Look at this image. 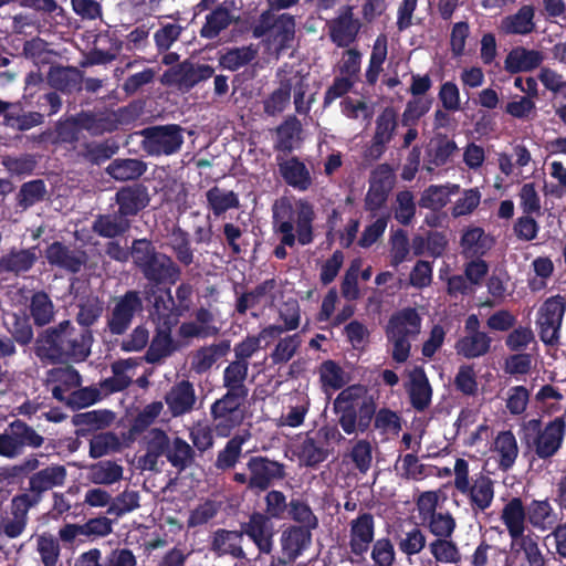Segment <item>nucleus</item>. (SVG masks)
Returning a JSON list of instances; mask_svg holds the SVG:
<instances>
[{
  "label": "nucleus",
  "instance_id": "nucleus-1",
  "mask_svg": "<svg viewBox=\"0 0 566 566\" xmlns=\"http://www.w3.org/2000/svg\"><path fill=\"white\" fill-rule=\"evenodd\" d=\"M273 218L275 232L283 244L292 248L296 242L301 245L313 242L315 210L310 201L281 199L273 207Z\"/></svg>",
  "mask_w": 566,
  "mask_h": 566
},
{
  "label": "nucleus",
  "instance_id": "nucleus-2",
  "mask_svg": "<svg viewBox=\"0 0 566 566\" xmlns=\"http://www.w3.org/2000/svg\"><path fill=\"white\" fill-rule=\"evenodd\" d=\"M295 21L290 14L275 15L271 10L263 12L253 28L255 38H264L268 49L279 55L294 40Z\"/></svg>",
  "mask_w": 566,
  "mask_h": 566
},
{
  "label": "nucleus",
  "instance_id": "nucleus-3",
  "mask_svg": "<svg viewBox=\"0 0 566 566\" xmlns=\"http://www.w3.org/2000/svg\"><path fill=\"white\" fill-rule=\"evenodd\" d=\"M307 86V77L297 72L282 78L279 88L264 99V112L271 116L282 113L290 104L291 92H293L296 112L307 113L311 104V101L304 99Z\"/></svg>",
  "mask_w": 566,
  "mask_h": 566
},
{
  "label": "nucleus",
  "instance_id": "nucleus-4",
  "mask_svg": "<svg viewBox=\"0 0 566 566\" xmlns=\"http://www.w3.org/2000/svg\"><path fill=\"white\" fill-rule=\"evenodd\" d=\"M244 397L226 394L211 407L213 427L218 436L228 437L244 419Z\"/></svg>",
  "mask_w": 566,
  "mask_h": 566
},
{
  "label": "nucleus",
  "instance_id": "nucleus-5",
  "mask_svg": "<svg viewBox=\"0 0 566 566\" xmlns=\"http://www.w3.org/2000/svg\"><path fill=\"white\" fill-rule=\"evenodd\" d=\"M566 311V298L555 295L547 298L538 308L536 325L541 339L545 344H555L559 339V331Z\"/></svg>",
  "mask_w": 566,
  "mask_h": 566
},
{
  "label": "nucleus",
  "instance_id": "nucleus-6",
  "mask_svg": "<svg viewBox=\"0 0 566 566\" xmlns=\"http://www.w3.org/2000/svg\"><path fill=\"white\" fill-rule=\"evenodd\" d=\"M143 148L151 156L171 155L182 145L181 130L176 125L156 126L143 130Z\"/></svg>",
  "mask_w": 566,
  "mask_h": 566
},
{
  "label": "nucleus",
  "instance_id": "nucleus-7",
  "mask_svg": "<svg viewBox=\"0 0 566 566\" xmlns=\"http://www.w3.org/2000/svg\"><path fill=\"white\" fill-rule=\"evenodd\" d=\"M43 438L21 421L12 422L0 434V455L12 459L22 453L24 447L39 448Z\"/></svg>",
  "mask_w": 566,
  "mask_h": 566
},
{
  "label": "nucleus",
  "instance_id": "nucleus-8",
  "mask_svg": "<svg viewBox=\"0 0 566 566\" xmlns=\"http://www.w3.org/2000/svg\"><path fill=\"white\" fill-rule=\"evenodd\" d=\"M546 566V557L534 534L511 541L504 566Z\"/></svg>",
  "mask_w": 566,
  "mask_h": 566
},
{
  "label": "nucleus",
  "instance_id": "nucleus-9",
  "mask_svg": "<svg viewBox=\"0 0 566 566\" xmlns=\"http://www.w3.org/2000/svg\"><path fill=\"white\" fill-rule=\"evenodd\" d=\"M566 433L564 417H556L539 429L533 439L532 447L535 454L543 460L554 457L562 448Z\"/></svg>",
  "mask_w": 566,
  "mask_h": 566
},
{
  "label": "nucleus",
  "instance_id": "nucleus-10",
  "mask_svg": "<svg viewBox=\"0 0 566 566\" xmlns=\"http://www.w3.org/2000/svg\"><path fill=\"white\" fill-rule=\"evenodd\" d=\"M76 328L71 325L70 321H63L57 327L45 331L36 342L38 356L51 360L62 358V347H64V343L74 336Z\"/></svg>",
  "mask_w": 566,
  "mask_h": 566
},
{
  "label": "nucleus",
  "instance_id": "nucleus-11",
  "mask_svg": "<svg viewBox=\"0 0 566 566\" xmlns=\"http://www.w3.org/2000/svg\"><path fill=\"white\" fill-rule=\"evenodd\" d=\"M142 301L135 292H128L118 298L108 321L111 332L113 334H123L129 326L134 315L142 311Z\"/></svg>",
  "mask_w": 566,
  "mask_h": 566
},
{
  "label": "nucleus",
  "instance_id": "nucleus-12",
  "mask_svg": "<svg viewBox=\"0 0 566 566\" xmlns=\"http://www.w3.org/2000/svg\"><path fill=\"white\" fill-rule=\"evenodd\" d=\"M250 471L249 485L251 488L265 490L274 480L284 476L283 465L266 458L255 457L248 463Z\"/></svg>",
  "mask_w": 566,
  "mask_h": 566
},
{
  "label": "nucleus",
  "instance_id": "nucleus-13",
  "mask_svg": "<svg viewBox=\"0 0 566 566\" xmlns=\"http://www.w3.org/2000/svg\"><path fill=\"white\" fill-rule=\"evenodd\" d=\"M48 385L53 397L62 402L81 386V376L72 367L53 368L48 374Z\"/></svg>",
  "mask_w": 566,
  "mask_h": 566
},
{
  "label": "nucleus",
  "instance_id": "nucleus-14",
  "mask_svg": "<svg viewBox=\"0 0 566 566\" xmlns=\"http://www.w3.org/2000/svg\"><path fill=\"white\" fill-rule=\"evenodd\" d=\"M495 481L488 474L476 475L470 486L462 493L469 500V504L474 512H484L494 500Z\"/></svg>",
  "mask_w": 566,
  "mask_h": 566
},
{
  "label": "nucleus",
  "instance_id": "nucleus-15",
  "mask_svg": "<svg viewBox=\"0 0 566 566\" xmlns=\"http://www.w3.org/2000/svg\"><path fill=\"white\" fill-rule=\"evenodd\" d=\"M242 532L253 541L261 553L269 554L272 551L274 528L268 516L254 513L249 522L243 524Z\"/></svg>",
  "mask_w": 566,
  "mask_h": 566
},
{
  "label": "nucleus",
  "instance_id": "nucleus-16",
  "mask_svg": "<svg viewBox=\"0 0 566 566\" xmlns=\"http://www.w3.org/2000/svg\"><path fill=\"white\" fill-rule=\"evenodd\" d=\"M332 41L338 46H348L359 30V22L353 18L350 7H344L337 18L328 23Z\"/></svg>",
  "mask_w": 566,
  "mask_h": 566
},
{
  "label": "nucleus",
  "instance_id": "nucleus-17",
  "mask_svg": "<svg viewBox=\"0 0 566 566\" xmlns=\"http://www.w3.org/2000/svg\"><path fill=\"white\" fill-rule=\"evenodd\" d=\"M500 518L504 524L511 541L526 536V518L527 512L520 497H512L504 504Z\"/></svg>",
  "mask_w": 566,
  "mask_h": 566
},
{
  "label": "nucleus",
  "instance_id": "nucleus-18",
  "mask_svg": "<svg viewBox=\"0 0 566 566\" xmlns=\"http://www.w3.org/2000/svg\"><path fill=\"white\" fill-rule=\"evenodd\" d=\"M279 170L285 182L298 191H306L313 184L308 168L296 157L280 159Z\"/></svg>",
  "mask_w": 566,
  "mask_h": 566
},
{
  "label": "nucleus",
  "instance_id": "nucleus-19",
  "mask_svg": "<svg viewBox=\"0 0 566 566\" xmlns=\"http://www.w3.org/2000/svg\"><path fill=\"white\" fill-rule=\"evenodd\" d=\"M45 256L50 264L73 273L78 272L86 262V255L84 252L71 250L60 242L52 243L48 248Z\"/></svg>",
  "mask_w": 566,
  "mask_h": 566
},
{
  "label": "nucleus",
  "instance_id": "nucleus-20",
  "mask_svg": "<svg viewBox=\"0 0 566 566\" xmlns=\"http://www.w3.org/2000/svg\"><path fill=\"white\" fill-rule=\"evenodd\" d=\"M543 61L544 54L541 51L516 46L507 53L504 60V69L512 74L530 72L538 67Z\"/></svg>",
  "mask_w": 566,
  "mask_h": 566
},
{
  "label": "nucleus",
  "instance_id": "nucleus-21",
  "mask_svg": "<svg viewBox=\"0 0 566 566\" xmlns=\"http://www.w3.org/2000/svg\"><path fill=\"white\" fill-rule=\"evenodd\" d=\"M336 411L339 413V426L347 434L365 432L368 429L374 415L371 406L336 409Z\"/></svg>",
  "mask_w": 566,
  "mask_h": 566
},
{
  "label": "nucleus",
  "instance_id": "nucleus-22",
  "mask_svg": "<svg viewBox=\"0 0 566 566\" xmlns=\"http://www.w3.org/2000/svg\"><path fill=\"white\" fill-rule=\"evenodd\" d=\"M374 538V517L370 514H363L350 523L349 545L355 555L367 552Z\"/></svg>",
  "mask_w": 566,
  "mask_h": 566
},
{
  "label": "nucleus",
  "instance_id": "nucleus-23",
  "mask_svg": "<svg viewBox=\"0 0 566 566\" xmlns=\"http://www.w3.org/2000/svg\"><path fill=\"white\" fill-rule=\"evenodd\" d=\"M421 317L415 308H403L394 314L386 327V334H398L402 337H415L420 333Z\"/></svg>",
  "mask_w": 566,
  "mask_h": 566
},
{
  "label": "nucleus",
  "instance_id": "nucleus-24",
  "mask_svg": "<svg viewBox=\"0 0 566 566\" xmlns=\"http://www.w3.org/2000/svg\"><path fill=\"white\" fill-rule=\"evenodd\" d=\"M527 520L541 532L555 528L559 522L558 513L547 500L532 501L527 506Z\"/></svg>",
  "mask_w": 566,
  "mask_h": 566
},
{
  "label": "nucleus",
  "instance_id": "nucleus-25",
  "mask_svg": "<svg viewBox=\"0 0 566 566\" xmlns=\"http://www.w3.org/2000/svg\"><path fill=\"white\" fill-rule=\"evenodd\" d=\"M312 542V534L310 530L304 527L292 526L285 530L281 536V546L283 555L289 560L297 558L305 549L308 548Z\"/></svg>",
  "mask_w": 566,
  "mask_h": 566
},
{
  "label": "nucleus",
  "instance_id": "nucleus-26",
  "mask_svg": "<svg viewBox=\"0 0 566 566\" xmlns=\"http://www.w3.org/2000/svg\"><path fill=\"white\" fill-rule=\"evenodd\" d=\"M212 75L213 69L209 65L182 63L177 71L166 73L165 78L168 82H177L181 87L190 88Z\"/></svg>",
  "mask_w": 566,
  "mask_h": 566
},
{
  "label": "nucleus",
  "instance_id": "nucleus-27",
  "mask_svg": "<svg viewBox=\"0 0 566 566\" xmlns=\"http://www.w3.org/2000/svg\"><path fill=\"white\" fill-rule=\"evenodd\" d=\"M165 401L172 416L184 415L193 408L196 402L195 390L189 382L181 381L167 392Z\"/></svg>",
  "mask_w": 566,
  "mask_h": 566
},
{
  "label": "nucleus",
  "instance_id": "nucleus-28",
  "mask_svg": "<svg viewBox=\"0 0 566 566\" xmlns=\"http://www.w3.org/2000/svg\"><path fill=\"white\" fill-rule=\"evenodd\" d=\"M534 15L532 6H523L516 13L502 19L500 30L505 34H528L535 29Z\"/></svg>",
  "mask_w": 566,
  "mask_h": 566
},
{
  "label": "nucleus",
  "instance_id": "nucleus-29",
  "mask_svg": "<svg viewBox=\"0 0 566 566\" xmlns=\"http://www.w3.org/2000/svg\"><path fill=\"white\" fill-rule=\"evenodd\" d=\"M136 366L137 360L133 358L114 363L112 366L113 376L101 384L102 389L105 392H115L128 387L136 375Z\"/></svg>",
  "mask_w": 566,
  "mask_h": 566
},
{
  "label": "nucleus",
  "instance_id": "nucleus-30",
  "mask_svg": "<svg viewBox=\"0 0 566 566\" xmlns=\"http://www.w3.org/2000/svg\"><path fill=\"white\" fill-rule=\"evenodd\" d=\"M116 201L122 216H132L145 208L149 202V198L146 188L133 186L119 190L116 193Z\"/></svg>",
  "mask_w": 566,
  "mask_h": 566
},
{
  "label": "nucleus",
  "instance_id": "nucleus-31",
  "mask_svg": "<svg viewBox=\"0 0 566 566\" xmlns=\"http://www.w3.org/2000/svg\"><path fill=\"white\" fill-rule=\"evenodd\" d=\"M143 272L148 280L157 283H175L180 275L178 266L165 254H159L157 258L153 259V261L144 268Z\"/></svg>",
  "mask_w": 566,
  "mask_h": 566
},
{
  "label": "nucleus",
  "instance_id": "nucleus-32",
  "mask_svg": "<svg viewBox=\"0 0 566 566\" xmlns=\"http://www.w3.org/2000/svg\"><path fill=\"white\" fill-rule=\"evenodd\" d=\"M493 451L499 459V467L509 470L518 455V446L515 436L511 431H501L493 442Z\"/></svg>",
  "mask_w": 566,
  "mask_h": 566
},
{
  "label": "nucleus",
  "instance_id": "nucleus-33",
  "mask_svg": "<svg viewBox=\"0 0 566 566\" xmlns=\"http://www.w3.org/2000/svg\"><path fill=\"white\" fill-rule=\"evenodd\" d=\"M491 338L485 333L465 334L455 343V350L465 358H478L489 353Z\"/></svg>",
  "mask_w": 566,
  "mask_h": 566
},
{
  "label": "nucleus",
  "instance_id": "nucleus-34",
  "mask_svg": "<svg viewBox=\"0 0 566 566\" xmlns=\"http://www.w3.org/2000/svg\"><path fill=\"white\" fill-rule=\"evenodd\" d=\"M296 455L302 464L313 467L327 458V450L322 446V441L316 434H307L297 446Z\"/></svg>",
  "mask_w": 566,
  "mask_h": 566
},
{
  "label": "nucleus",
  "instance_id": "nucleus-35",
  "mask_svg": "<svg viewBox=\"0 0 566 566\" xmlns=\"http://www.w3.org/2000/svg\"><path fill=\"white\" fill-rule=\"evenodd\" d=\"M91 344V332L86 328L76 329L74 336L64 343V347H62L63 357L74 361H82L90 355Z\"/></svg>",
  "mask_w": 566,
  "mask_h": 566
},
{
  "label": "nucleus",
  "instance_id": "nucleus-36",
  "mask_svg": "<svg viewBox=\"0 0 566 566\" xmlns=\"http://www.w3.org/2000/svg\"><path fill=\"white\" fill-rule=\"evenodd\" d=\"M455 142L440 137L431 140L427 151V170L431 171L433 167H439L448 163V160L457 151Z\"/></svg>",
  "mask_w": 566,
  "mask_h": 566
},
{
  "label": "nucleus",
  "instance_id": "nucleus-37",
  "mask_svg": "<svg viewBox=\"0 0 566 566\" xmlns=\"http://www.w3.org/2000/svg\"><path fill=\"white\" fill-rule=\"evenodd\" d=\"M248 375V363L237 360L231 363L224 370V386L228 388V395H234L247 398L248 389L244 380Z\"/></svg>",
  "mask_w": 566,
  "mask_h": 566
},
{
  "label": "nucleus",
  "instance_id": "nucleus-38",
  "mask_svg": "<svg viewBox=\"0 0 566 566\" xmlns=\"http://www.w3.org/2000/svg\"><path fill=\"white\" fill-rule=\"evenodd\" d=\"M242 533L220 530L214 533L212 549L220 555L229 554L237 558H243L244 552L241 547Z\"/></svg>",
  "mask_w": 566,
  "mask_h": 566
},
{
  "label": "nucleus",
  "instance_id": "nucleus-39",
  "mask_svg": "<svg viewBox=\"0 0 566 566\" xmlns=\"http://www.w3.org/2000/svg\"><path fill=\"white\" fill-rule=\"evenodd\" d=\"M146 170L143 161L133 158L115 159L106 168L107 174L116 180L136 179Z\"/></svg>",
  "mask_w": 566,
  "mask_h": 566
},
{
  "label": "nucleus",
  "instance_id": "nucleus-40",
  "mask_svg": "<svg viewBox=\"0 0 566 566\" xmlns=\"http://www.w3.org/2000/svg\"><path fill=\"white\" fill-rule=\"evenodd\" d=\"M66 478V471L62 465H52L45 468L30 479V486L32 490L41 492L52 488L62 485Z\"/></svg>",
  "mask_w": 566,
  "mask_h": 566
},
{
  "label": "nucleus",
  "instance_id": "nucleus-41",
  "mask_svg": "<svg viewBox=\"0 0 566 566\" xmlns=\"http://www.w3.org/2000/svg\"><path fill=\"white\" fill-rule=\"evenodd\" d=\"M409 394L412 405L417 409H423L431 400V387L428 378L421 369H416L410 374Z\"/></svg>",
  "mask_w": 566,
  "mask_h": 566
},
{
  "label": "nucleus",
  "instance_id": "nucleus-42",
  "mask_svg": "<svg viewBox=\"0 0 566 566\" xmlns=\"http://www.w3.org/2000/svg\"><path fill=\"white\" fill-rule=\"evenodd\" d=\"M230 349L228 343L213 344L199 349L192 358V368L197 373H205L210 369L218 359L223 357Z\"/></svg>",
  "mask_w": 566,
  "mask_h": 566
},
{
  "label": "nucleus",
  "instance_id": "nucleus-43",
  "mask_svg": "<svg viewBox=\"0 0 566 566\" xmlns=\"http://www.w3.org/2000/svg\"><path fill=\"white\" fill-rule=\"evenodd\" d=\"M123 476V468L111 461H101L90 467L87 479L94 484H113Z\"/></svg>",
  "mask_w": 566,
  "mask_h": 566
},
{
  "label": "nucleus",
  "instance_id": "nucleus-44",
  "mask_svg": "<svg viewBox=\"0 0 566 566\" xmlns=\"http://www.w3.org/2000/svg\"><path fill=\"white\" fill-rule=\"evenodd\" d=\"M208 207L213 211L216 216H220L226 211L238 208L239 198L238 195L231 190L213 187L206 193Z\"/></svg>",
  "mask_w": 566,
  "mask_h": 566
},
{
  "label": "nucleus",
  "instance_id": "nucleus-45",
  "mask_svg": "<svg viewBox=\"0 0 566 566\" xmlns=\"http://www.w3.org/2000/svg\"><path fill=\"white\" fill-rule=\"evenodd\" d=\"M258 50L252 46H241L228 50L219 56L220 65L230 71H235L255 59Z\"/></svg>",
  "mask_w": 566,
  "mask_h": 566
},
{
  "label": "nucleus",
  "instance_id": "nucleus-46",
  "mask_svg": "<svg viewBox=\"0 0 566 566\" xmlns=\"http://www.w3.org/2000/svg\"><path fill=\"white\" fill-rule=\"evenodd\" d=\"M459 191L458 185L430 186L426 189L420 199V206L432 210L444 207L451 195Z\"/></svg>",
  "mask_w": 566,
  "mask_h": 566
},
{
  "label": "nucleus",
  "instance_id": "nucleus-47",
  "mask_svg": "<svg viewBox=\"0 0 566 566\" xmlns=\"http://www.w3.org/2000/svg\"><path fill=\"white\" fill-rule=\"evenodd\" d=\"M346 457L352 461L359 473L366 474L373 463L371 443L366 439L354 441Z\"/></svg>",
  "mask_w": 566,
  "mask_h": 566
},
{
  "label": "nucleus",
  "instance_id": "nucleus-48",
  "mask_svg": "<svg viewBox=\"0 0 566 566\" xmlns=\"http://www.w3.org/2000/svg\"><path fill=\"white\" fill-rule=\"evenodd\" d=\"M388 40L387 36L380 34L373 45L369 65L366 71V78L369 83H375L382 71V64L387 59Z\"/></svg>",
  "mask_w": 566,
  "mask_h": 566
},
{
  "label": "nucleus",
  "instance_id": "nucleus-49",
  "mask_svg": "<svg viewBox=\"0 0 566 566\" xmlns=\"http://www.w3.org/2000/svg\"><path fill=\"white\" fill-rule=\"evenodd\" d=\"M226 4L227 2L207 17V22L201 29L202 36L208 39L214 38L221 30L229 25L233 19V14H231Z\"/></svg>",
  "mask_w": 566,
  "mask_h": 566
},
{
  "label": "nucleus",
  "instance_id": "nucleus-50",
  "mask_svg": "<svg viewBox=\"0 0 566 566\" xmlns=\"http://www.w3.org/2000/svg\"><path fill=\"white\" fill-rule=\"evenodd\" d=\"M28 503L29 499L27 495L18 496L13 500V507L17 511H21V513H15L12 518L3 522V532L7 536L14 538L23 532L27 524L25 513Z\"/></svg>",
  "mask_w": 566,
  "mask_h": 566
},
{
  "label": "nucleus",
  "instance_id": "nucleus-51",
  "mask_svg": "<svg viewBox=\"0 0 566 566\" xmlns=\"http://www.w3.org/2000/svg\"><path fill=\"white\" fill-rule=\"evenodd\" d=\"M486 238L482 228L470 227L461 238V248L464 254L474 256L484 253Z\"/></svg>",
  "mask_w": 566,
  "mask_h": 566
},
{
  "label": "nucleus",
  "instance_id": "nucleus-52",
  "mask_svg": "<svg viewBox=\"0 0 566 566\" xmlns=\"http://www.w3.org/2000/svg\"><path fill=\"white\" fill-rule=\"evenodd\" d=\"M397 127V115L392 108H386L376 120L375 144L385 145L390 142Z\"/></svg>",
  "mask_w": 566,
  "mask_h": 566
},
{
  "label": "nucleus",
  "instance_id": "nucleus-53",
  "mask_svg": "<svg viewBox=\"0 0 566 566\" xmlns=\"http://www.w3.org/2000/svg\"><path fill=\"white\" fill-rule=\"evenodd\" d=\"M36 552L44 566H56L60 557V545L56 538L50 534H41L36 537Z\"/></svg>",
  "mask_w": 566,
  "mask_h": 566
},
{
  "label": "nucleus",
  "instance_id": "nucleus-54",
  "mask_svg": "<svg viewBox=\"0 0 566 566\" xmlns=\"http://www.w3.org/2000/svg\"><path fill=\"white\" fill-rule=\"evenodd\" d=\"M31 315L38 325H45L52 321L54 306L45 293H35L32 296Z\"/></svg>",
  "mask_w": 566,
  "mask_h": 566
},
{
  "label": "nucleus",
  "instance_id": "nucleus-55",
  "mask_svg": "<svg viewBox=\"0 0 566 566\" xmlns=\"http://www.w3.org/2000/svg\"><path fill=\"white\" fill-rule=\"evenodd\" d=\"M321 381L324 389L337 390L347 382L346 374L334 361H325L319 368Z\"/></svg>",
  "mask_w": 566,
  "mask_h": 566
},
{
  "label": "nucleus",
  "instance_id": "nucleus-56",
  "mask_svg": "<svg viewBox=\"0 0 566 566\" xmlns=\"http://www.w3.org/2000/svg\"><path fill=\"white\" fill-rule=\"evenodd\" d=\"M430 553L439 563L444 564H457L460 562V553L457 545L447 541L446 538H439L430 543Z\"/></svg>",
  "mask_w": 566,
  "mask_h": 566
},
{
  "label": "nucleus",
  "instance_id": "nucleus-57",
  "mask_svg": "<svg viewBox=\"0 0 566 566\" xmlns=\"http://www.w3.org/2000/svg\"><path fill=\"white\" fill-rule=\"evenodd\" d=\"M301 124L295 117L286 119L277 127V147L284 150L294 148L300 139Z\"/></svg>",
  "mask_w": 566,
  "mask_h": 566
},
{
  "label": "nucleus",
  "instance_id": "nucleus-58",
  "mask_svg": "<svg viewBox=\"0 0 566 566\" xmlns=\"http://www.w3.org/2000/svg\"><path fill=\"white\" fill-rule=\"evenodd\" d=\"M269 289H272V284L266 282L254 291L242 295L237 304L238 312L245 313L249 308L270 304L271 297L266 295Z\"/></svg>",
  "mask_w": 566,
  "mask_h": 566
},
{
  "label": "nucleus",
  "instance_id": "nucleus-59",
  "mask_svg": "<svg viewBox=\"0 0 566 566\" xmlns=\"http://www.w3.org/2000/svg\"><path fill=\"white\" fill-rule=\"evenodd\" d=\"M124 216H103L94 222V230L107 238L116 237L123 233L127 227V221L123 218Z\"/></svg>",
  "mask_w": 566,
  "mask_h": 566
},
{
  "label": "nucleus",
  "instance_id": "nucleus-60",
  "mask_svg": "<svg viewBox=\"0 0 566 566\" xmlns=\"http://www.w3.org/2000/svg\"><path fill=\"white\" fill-rule=\"evenodd\" d=\"M119 439L111 432H103L93 437L90 442V454L93 458H101L118 450Z\"/></svg>",
  "mask_w": 566,
  "mask_h": 566
},
{
  "label": "nucleus",
  "instance_id": "nucleus-61",
  "mask_svg": "<svg viewBox=\"0 0 566 566\" xmlns=\"http://www.w3.org/2000/svg\"><path fill=\"white\" fill-rule=\"evenodd\" d=\"M4 323L17 342L28 344L32 339V328L25 317H19L14 313H7Z\"/></svg>",
  "mask_w": 566,
  "mask_h": 566
},
{
  "label": "nucleus",
  "instance_id": "nucleus-62",
  "mask_svg": "<svg viewBox=\"0 0 566 566\" xmlns=\"http://www.w3.org/2000/svg\"><path fill=\"white\" fill-rule=\"evenodd\" d=\"M35 261V254L28 250L12 252L1 260V266L15 273L28 271Z\"/></svg>",
  "mask_w": 566,
  "mask_h": 566
},
{
  "label": "nucleus",
  "instance_id": "nucleus-63",
  "mask_svg": "<svg viewBox=\"0 0 566 566\" xmlns=\"http://www.w3.org/2000/svg\"><path fill=\"white\" fill-rule=\"evenodd\" d=\"M481 201V192L476 188L467 189L452 207V216L461 217L472 213Z\"/></svg>",
  "mask_w": 566,
  "mask_h": 566
},
{
  "label": "nucleus",
  "instance_id": "nucleus-64",
  "mask_svg": "<svg viewBox=\"0 0 566 566\" xmlns=\"http://www.w3.org/2000/svg\"><path fill=\"white\" fill-rule=\"evenodd\" d=\"M374 566H392L395 562V548L388 538L376 541L371 548Z\"/></svg>",
  "mask_w": 566,
  "mask_h": 566
}]
</instances>
